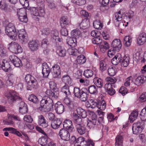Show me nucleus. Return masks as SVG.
Segmentation results:
<instances>
[{
  "mask_svg": "<svg viewBox=\"0 0 146 146\" xmlns=\"http://www.w3.org/2000/svg\"><path fill=\"white\" fill-rule=\"evenodd\" d=\"M94 27L97 29L101 30L102 28V23L99 20H96L93 23Z\"/></svg>",
  "mask_w": 146,
  "mask_h": 146,
  "instance_id": "48",
  "label": "nucleus"
},
{
  "mask_svg": "<svg viewBox=\"0 0 146 146\" xmlns=\"http://www.w3.org/2000/svg\"><path fill=\"white\" fill-rule=\"evenodd\" d=\"M101 118H98L97 119L96 115L94 113H93L92 115V120H91L93 121L94 120H95V121H98V125H100V124L102 123L101 121L102 119Z\"/></svg>",
  "mask_w": 146,
  "mask_h": 146,
  "instance_id": "63",
  "label": "nucleus"
},
{
  "mask_svg": "<svg viewBox=\"0 0 146 146\" xmlns=\"http://www.w3.org/2000/svg\"><path fill=\"white\" fill-rule=\"evenodd\" d=\"M146 41V34L144 33H140L137 38V44L139 45L143 44Z\"/></svg>",
  "mask_w": 146,
  "mask_h": 146,
  "instance_id": "19",
  "label": "nucleus"
},
{
  "mask_svg": "<svg viewBox=\"0 0 146 146\" xmlns=\"http://www.w3.org/2000/svg\"><path fill=\"white\" fill-rule=\"evenodd\" d=\"M146 82V77L141 76L138 77L135 80V84L138 86H139Z\"/></svg>",
  "mask_w": 146,
  "mask_h": 146,
  "instance_id": "23",
  "label": "nucleus"
},
{
  "mask_svg": "<svg viewBox=\"0 0 146 146\" xmlns=\"http://www.w3.org/2000/svg\"><path fill=\"white\" fill-rule=\"evenodd\" d=\"M100 70L101 72H103L106 70L107 67L105 62L104 60L100 61Z\"/></svg>",
  "mask_w": 146,
  "mask_h": 146,
  "instance_id": "51",
  "label": "nucleus"
},
{
  "mask_svg": "<svg viewBox=\"0 0 146 146\" xmlns=\"http://www.w3.org/2000/svg\"><path fill=\"white\" fill-rule=\"evenodd\" d=\"M62 123L60 119L57 118L53 121L51 123V126L53 129H56L58 128Z\"/></svg>",
  "mask_w": 146,
  "mask_h": 146,
  "instance_id": "28",
  "label": "nucleus"
},
{
  "mask_svg": "<svg viewBox=\"0 0 146 146\" xmlns=\"http://www.w3.org/2000/svg\"><path fill=\"white\" fill-rule=\"evenodd\" d=\"M71 2L75 4L78 5H82L85 3V0H72Z\"/></svg>",
  "mask_w": 146,
  "mask_h": 146,
  "instance_id": "62",
  "label": "nucleus"
},
{
  "mask_svg": "<svg viewBox=\"0 0 146 146\" xmlns=\"http://www.w3.org/2000/svg\"><path fill=\"white\" fill-rule=\"evenodd\" d=\"M56 52L59 56L63 57L66 55V50L62 46H59L57 48Z\"/></svg>",
  "mask_w": 146,
  "mask_h": 146,
  "instance_id": "34",
  "label": "nucleus"
},
{
  "mask_svg": "<svg viewBox=\"0 0 146 146\" xmlns=\"http://www.w3.org/2000/svg\"><path fill=\"white\" fill-rule=\"evenodd\" d=\"M108 74L110 76H113L116 72V68L115 67H110L108 69Z\"/></svg>",
  "mask_w": 146,
  "mask_h": 146,
  "instance_id": "56",
  "label": "nucleus"
},
{
  "mask_svg": "<svg viewBox=\"0 0 146 146\" xmlns=\"http://www.w3.org/2000/svg\"><path fill=\"white\" fill-rule=\"evenodd\" d=\"M129 62V57L128 56H125L121 61V65L124 67H127Z\"/></svg>",
  "mask_w": 146,
  "mask_h": 146,
  "instance_id": "46",
  "label": "nucleus"
},
{
  "mask_svg": "<svg viewBox=\"0 0 146 146\" xmlns=\"http://www.w3.org/2000/svg\"><path fill=\"white\" fill-rule=\"evenodd\" d=\"M77 62L80 64H84L86 61L85 57L82 55L78 56L77 58Z\"/></svg>",
  "mask_w": 146,
  "mask_h": 146,
  "instance_id": "50",
  "label": "nucleus"
},
{
  "mask_svg": "<svg viewBox=\"0 0 146 146\" xmlns=\"http://www.w3.org/2000/svg\"><path fill=\"white\" fill-rule=\"evenodd\" d=\"M45 93L54 99H57L59 96V92L58 91H52L51 90H47L45 92Z\"/></svg>",
  "mask_w": 146,
  "mask_h": 146,
  "instance_id": "21",
  "label": "nucleus"
},
{
  "mask_svg": "<svg viewBox=\"0 0 146 146\" xmlns=\"http://www.w3.org/2000/svg\"><path fill=\"white\" fill-rule=\"evenodd\" d=\"M64 102L67 106L69 110L73 111L75 108L73 102L70 101V99L68 98H65L64 100Z\"/></svg>",
  "mask_w": 146,
  "mask_h": 146,
  "instance_id": "24",
  "label": "nucleus"
},
{
  "mask_svg": "<svg viewBox=\"0 0 146 146\" xmlns=\"http://www.w3.org/2000/svg\"><path fill=\"white\" fill-rule=\"evenodd\" d=\"M123 139L121 134L118 135L115 138V146H123Z\"/></svg>",
  "mask_w": 146,
  "mask_h": 146,
  "instance_id": "39",
  "label": "nucleus"
},
{
  "mask_svg": "<svg viewBox=\"0 0 146 146\" xmlns=\"http://www.w3.org/2000/svg\"><path fill=\"white\" fill-rule=\"evenodd\" d=\"M99 46L100 51L103 53L110 48L109 45L108 43L104 41L102 42Z\"/></svg>",
  "mask_w": 146,
  "mask_h": 146,
  "instance_id": "29",
  "label": "nucleus"
},
{
  "mask_svg": "<svg viewBox=\"0 0 146 146\" xmlns=\"http://www.w3.org/2000/svg\"><path fill=\"white\" fill-rule=\"evenodd\" d=\"M140 116L142 121L146 120V106L141 111Z\"/></svg>",
  "mask_w": 146,
  "mask_h": 146,
  "instance_id": "49",
  "label": "nucleus"
},
{
  "mask_svg": "<svg viewBox=\"0 0 146 146\" xmlns=\"http://www.w3.org/2000/svg\"><path fill=\"white\" fill-rule=\"evenodd\" d=\"M89 103L91 106V108H94L97 107L99 101L96 99H90L89 100Z\"/></svg>",
  "mask_w": 146,
  "mask_h": 146,
  "instance_id": "52",
  "label": "nucleus"
},
{
  "mask_svg": "<svg viewBox=\"0 0 146 146\" xmlns=\"http://www.w3.org/2000/svg\"><path fill=\"white\" fill-rule=\"evenodd\" d=\"M9 58L15 67H20L22 66V64L20 59L15 55L12 54L10 55L9 57Z\"/></svg>",
  "mask_w": 146,
  "mask_h": 146,
  "instance_id": "10",
  "label": "nucleus"
},
{
  "mask_svg": "<svg viewBox=\"0 0 146 146\" xmlns=\"http://www.w3.org/2000/svg\"><path fill=\"white\" fill-rule=\"evenodd\" d=\"M94 74L92 70L90 69H87L84 71L83 75L87 78L91 77Z\"/></svg>",
  "mask_w": 146,
  "mask_h": 146,
  "instance_id": "47",
  "label": "nucleus"
},
{
  "mask_svg": "<svg viewBox=\"0 0 146 146\" xmlns=\"http://www.w3.org/2000/svg\"><path fill=\"white\" fill-rule=\"evenodd\" d=\"M51 39L54 42H62V39L59 36V32L58 30H54L51 32Z\"/></svg>",
  "mask_w": 146,
  "mask_h": 146,
  "instance_id": "12",
  "label": "nucleus"
},
{
  "mask_svg": "<svg viewBox=\"0 0 146 146\" xmlns=\"http://www.w3.org/2000/svg\"><path fill=\"white\" fill-rule=\"evenodd\" d=\"M96 86L99 88H101L103 86V81L102 80L98 78H95L93 80Z\"/></svg>",
  "mask_w": 146,
  "mask_h": 146,
  "instance_id": "43",
  "label": "nucleus"
},
{
  "mask_svg": "<svg viewBox=\"0 0 146 146\" xmlns=\"http://www.w3.org/2000/svg\"><path fill=\"white\" fill-rule=\"evenodd\" d=\"M76 127L77 131L80 135H82L87 132V131L84 124L78 126Z\"/></svg>",
  "mask_w": 146,
  "mask_h": 146,
  "instance_id": "33",
  "label": "nucleus"
},
{
  "mask_svg": "<svg viewBox=\"0 0 146 146\" xmlns=\"http://www.w3.org/2000/svg\"><path fill=\"white\" fill-rule=\"evenodd\" d=\"M62 80L64 84L69 85L71 83V79L70 76L68 75H64L62 77Z\"/></svg>",
  "mask_w": 146,
  "mask_h": 146,
  "instance_id": "44",
  "label": "nucleus"
},
{
  "mask_svg": "<svg viewBox=\"0 0 146 146\" xmlns=\"http://www.w3.org/2000/svg\"><path fill=\"white\" fill-rule=\"evenodd\" d=\"M4 95L7 98L8 102L11 104L15 102L22 100L21 98L17 96L16 92L13 90H6L5 92Z\"/></svg>",
  "mask_w": 146,
  "mask_h": 146,
  "instance_id": "5",
  "label": "nucleus"
},
{
  "mask_svg": "<svg viewBox=\"0 0 146 146\" xmlns=\"http://www.w3.org/2000/svg\"><path fill=\"white\" fill-rule=\"evenodd\" d=\"M73 119L76 127L84 124L82 118L77 114H74Z\"/></svg>",
  "mask_w": 146,
  "mask_h": 146,
  "instance_id": "25",
  "label": "nucleus"
},
{
  "mask_svg": "<svg viewBox=\"0 0 146 146\" xmlns=\"http://www.w3.org/2000/svg\"><path fill=\"white\" fill-rule=\"evenodd\" d=\"M38 125L43 128H45L48 126V123L43 115H40L38 116Z\"/></svg>",
  "mask_w": 146,
  "mask_h": 146,
  "instance_id": "18",
  "label": "nucleus"
},
{
  "mask_svg": "<svg viewBox=\"0 0 146 146\" xmlns=\"http://www.w3.org/2000/svg\"><path fill=\"white\" fill-rule=\"evenodd\" d=\"M121 55L119 54H118L115 56L111 60L112 64L114 65H117L121 62Z\"/></svg>",
  "mask_w": 146,
  "mask_h": 146,
  "instance_id": "36",
  "label": "nucleus"
},
{
  "mask_svg": "<svg viewBox=\"0 0 146 146\" xmlns=\"http://www.w3.org/2000/svg\"><path fill=\"white\" fill-rule=\"evenodd\" d=\"M98 122L95 121V120L92 121L91 120L87 121V125L89 128H91L93 127L95 125H98Z\"/></svg>",
  "mask_w": 146,
  "mask_h": 146,
  "instance_id": "57",
  "label": "nucleus"
},
{
  "mask_svg": "<svg viewBox=\"0 0 146 146\" xmlns=\"http://www.w3.org/2000/svg\"><path fill=\"white\" fill-rule=\"evenodd\" d=\"M49 43L47 39H43L41 42V46L43 48H47Z\"/></svg>",
  "mask_w": 146,
  "mask_h": 146,
  "instance_id": "64",
  "label": "nucleus"
},
{
  "mask_svg": "<svg viewBox=\"0 0 146 146\" xmlns=\"http://www.w3.org/2000/svg\"><path fill=\"white\" fill-rule=\"evenodd\" d=\"M76 111L78 114L81 116L82 118L86 117L87 115V113L84 110L80 107H78L76 109Z\"/></svg>",
  "mask_w": 146,
  "mask_h": 146,
  "instance_id": "37",
  "label": "nucleus"
},
{
  "mask_svg": "<svg viewBox=\"0 0 146 146\" xmlns=\"http://www.w3.org/2000/svg\"><path fill=\"white\" fill-rule=\"evenodd\" d=\"M144 123L143 121L140 122L138 121L135 123L133 125L132 129L133 133L135 134H138L141 133L143 129Z\"/></svg>",
  "mask_w": 146,
  "mask_h": 146,
  "instance_id": "7",
  "label": "nucleus"
},
{
  "mask_svg": "<svg viewBox=\"0 0 146 146\" xmlns=\"http://www.w3.org/2000/svg\"><path fill=\"white\" fill-rule=\"evenodd\" d=\"M123 13H121L120 11L115 14V19L118 21H121L122 20V17Z\"/></svg>",
  "mask_w": 146,
  "mask_h": 146,
  "instance_id": "58",
  "label": "nucleus"
},
{
  "mask_svg": "<svg viewBox=\"0 0 146 146\" xmlns=\"http://www.w3.org/2000/svg\"><path fill=\"white\" fill-rule=\"evenodd\" d=\"M54 105L52 99L47 96H44L40 101V105L41 107L45 112L50 111Z\"/></svg>",
  "mask_w": 146,
  "mask_h": 146,
  "instance_id": "1",
  "label": "nucleus"
},
{
  "mask_svg": "<svg viewBox=\"0 0 146 146\" xmlns=\"http://www.w3.org/2000/svg\"><path fill=\"white\" fill-rule=\"evenodd\" d=\"M106 80L107 82L106 84H110L111 85L115 84L117 81V80L115 78L110 77H107Z\"/></svg>",
  "mask_w": 146,
  "mask_h": 146,
  "instance_id": "53",
  "label": "nucleus"
},
{
  "mask_svg": "<svg viewBox=\"0 0 146 146\" xmlns=\"http://www.w3.org/2000/svg\"><path fill=\"white\" fill-rule=\"evenodd\" d=\"M11 66L9 63L6 60L1 61V68L5 72H7L10 70Z\"/></svg>",
  "mask_w": 146,
  "mask_h": 146,
  "instance_id": "27",
  "label": "nucleus"
},
{
  "mask_svg": "<svg viewBox=\"0 0 146 146\" xmlns=\"http://www.w3.org/2000/svg\"><path fill=\"white\" fill-rule=\"evenodd\" d=\"M28 99L29 101L35 104H37L39 102V100L37 97L33 94L30 95L28 97Z\"/></svg>",
  "mask_w": 146,
  "mask_h": 146,
  "instance_id": "40",
  "label": "nucleus"
},
{
  "mask_svg": "<svg viewBox=\"0 0 146 146\" xmlns=\"http://www.w3.org/2000/svg\"><path fill=\"white\" fill-rule=\"evenodd\" d=\"M69 88V85L68 84H64L61 88V92L65 94V98H68V96L71 94Z\"/></svg>",
  "mask_w": 146,
  "mask_h": 146,
  "instance_id": "26",
  "label": "nucleus"
},
{
  "mask_svg": "<svg viewBox=\"0 0 146 146\" xmlns=\"http://www.w3.org/2000/svg\"><path fill=\"white\" fill-rule=\"evenodd\" d=\"M121 43L120 40L118 39H114L112 42L111 46L115 49V51L118 52L121 48Z\"/></svg>",
  "mask_w": 146,
  "mask_h": 146,
  "instance_id": "14",
  "label": "nucleus"
},
{
  "mask_svg": "<svg viewBox=\"0 0 146 146\" xmlns=\"http://www.w3.org/2000/svg\"><path fill=\"white\" fill-rule=\"evenodd\" d=\"M17 11V15L19 16H22L26 15V10L25 9L21 8L18 9Z\"/></svg>",
  "mask_w": 146,
  "mask_h": 146,
  "instance_id": "60",
  "label": "nucleus"
},
{
  "mask_svg": "<svg viewBox=\"0 0 146 146\" xmlns=\"http://www.w3.org/2000/svg\"><path fill=\"white\" fill-rule=\"evenodd\" d=\"M54 107L56 112L58 114H61L64 111V106L59 102H58L55 104Z\"/></svg>",
  "mask_w": 146,
  "mask_h": 146,
  "instance_id": "17",
  "label": "nucleus"
},
{
  "mask_svg": "<svg viewBox=\"0 0 146 146\" xmlns=\"http://www.w3.org/2000/svg\"><path fill=\"white\" fill-rule=\"evenodd\" d=\"M29 49L32 51H36L38 49L39 44L35 40H31L28 44Z\"/></svg>",
  "mask_w": 146,
  "mask_h": 146,
  "instance_id": "15",
  "label": "nucleus"
},
{
  "mask_svg": "<svg viewBox=\"0 0 146 146\" xmlns=\"http://www.w3.org/2000/svg\"><path fill=\"white\" fill-rule=\"evenodd\" d=\"M9 48L16 53H19L22 52V50L21 46L17 43L12 42L9 45Z\"/></svg>",
  "mask_w": 146,
  "mask_h": 146,
  "instance_id": "9",
  "label": "nucleus"
},
{
  "mask_svg": "<svg viewBox=\"0 0 146 146\" xmlns=\"http://www.w3.org/2000/svg\"><path fill=\"white\" fill-rule=\"evenodd\" d=\"M30 13L34 20L39 21L40 17H43L45 15L44 9L40 7L38 8L34 7H31L29 9Z\"/></svg>",
  "mask_w": 146,
  "mask_h": 146,
  "instance_id": "2",
  "label": "nucleus"
},
{
  "mask_svg": "<svg viewBox=\"0 0 146 146\" xmlns=\"http://www.w3.org/2000/svg\"><path fill=\"white\" fill-rule=\"evenodd\" d=\"M138 115V113L137 110H135L132 112L129 117L130 121L133 122L137 118Z\"/></svg>",
  "mask_w": 146,
  "mask_h": 146,
  "instance_id": "45",
  "label": "nucleus"
},
{
  "mask_svg": "<svg viewBox=\"0 0 146 146\" xmlns=\"http://www.w3.org/2000/svg\"><path fill=\"white\" fill-rule=\"evenodd\" d=\"M18 35L20 41L23 44L27 43L28 41V35L24 29L18 31Z\"/></svg>",
  "mask_w": 146,
  "mask_h": 146,
  "instance_id": "8",
  "label": "nucleus"
},
{
  "mask_svg": "<svg viewBox=\"0 0 146 146\" xmlns=\"http://www.w3.org/2000/svg\"><path fill=\"white\" fill-rule=\"evenodd\" d=\"M80 14L81 15L84 16L86 18V19H90L91 18L90 14L84 10H82L80 11Z\"/></svg>",
  "mask_w": 146,
  "mask_h": 146,
  "instance_id": "54",
  "label": "nucleus"
},
{
  "mask_svg": "<svg viewBox=\"0 0 146 146\" xmlns=\"http://www.w3.org/2000/svg\"><path fill=\"white\" fill-rule=\"evenodd\" d=\"M67 43L71 47L74 48L76 46L77 40L73 37L68 38L67 39Z\"/></svg>",
  "mask_w": 146,
  "mask_h": 146,
  "instance_id": "35",
  "label": "nucleus"
},
{
  "mask_svg": "<svg viewBox=\"0 0 146 146\" xmlns=\"http://www.w3.org/2000/svg\"><path fill=\"white\" fill-rule=\"evenodd\" d=\"M105 89L106 90L108 94L110 95H112L115 93V90L112 88V85L110 84H106L104 86Z\"/></svg>",
  "mask_w": 146,
  "mask_h": 146,
  "instance_id": "30",
  "label": "nucleus"
},
{
  "mask_svg": "<svg viewBox=\"0 0 146 146\" xmlns=\"http://www.w3.org/2000/svg\"><path fill=\"white\" fill-rule=\"evenodd\" d=\"M75 146H94V143L91 140H89L87 141H84V143L81 145L75 144Z\"/></svg>",
  "mask_w": 146,
  "mask_h": 146,
  "instance_id": "55",
  "label": "nucleus"
},
{
  "mask_svg": "<svg viewBox=\"0 0 146 146\" xmlns=\"http://www.w3.org/2000/svg\"><path fill=\"white\" fill-rule=\"evenodd\" d=\"M52 73L54 78L57 77L60 74L61 70L59 66L57 64H54L52 69Z\"/></svg>",
  "mask_w": 146,
  "mask_h": 146,
  "instance_id": "13",
  "label": "nucleus"
},
{
  "mask_svg": "<svg viewBox=\"0 0 146 146\" xmlns=\"http://www.w3.org/2000/svg\"><path fill=\"white\" fill-rule=\"evenodd\" d=\"M50 69L46 63L42 64V73L44 78H47L50 72Z\"/></svg>",
  "mask_w": 146,
  "mask_h": 146,
  "instance_id": "16",
  "label": "nucleus"
},
{
  "mask_svg": "<svg viewBox=\"0 0 146 146\" xmlns=\"http://www.w3.org/2000/svg\"><path fill=\"white\" fill-rule=\"evenodd\" d=\"M25 80L27 84V90H31L33 89H37L38 88V82L33 76L30 74H27L26 76Z\"/></svg>",
  "mask_w": 146,
  "mask_h": 146,
  "instance_id": "4",
  "label": "nucleus"
},
{
  "mask_svg": "<svg viewBox=\"0 0 146 146\" xmlns=\"http://www.w3.org/2000/svg\"><path fill=\"white\" fill-rule=\"evenodd\" d=\"M58 134L61 138L64 141H68L70 139V135L69 131L64 129H60Z\"/></svg>",
  "mask_w": 146,
  "mask_h": 146,
  "instance_id": "11",
  "label": "nucleus"
},
{
  "mask_svg": "<svg viewBox=\"0 0 146 146\" xmlns=\"http://www.w3.org/2000/svg\"><path fill=\"white\" fill-rule=\"evenodd\" d=\"M72 138L73 139L75 140L77 143H80L81 145L84 144V141H86L85 140L84 138L82 137H79L76 140V138L75 136H73Z\"/></svg>",
  "mask_w": 146,
  "mask_h": 146,
  "instance_id": "61",
  "label": "nucleus"
},
{
  "mask_svg": "<svg viewBox=\"0 0 146 146\" xmlns=\"http://www.w3.org/2000/svg\"><path fill=\"white\" fill-rule=\"evenodd\" d=\"M102 42V40L99 36V35H98V36H96V37L94 38L92 40V42L94 44L99 45V46Z\"/></svg>",
  "mask_w": 146,
  "mask_h": 146,
  "instance_id": "59",
  "label": "nucleus"
},
{
  "mask_svg": "<svg viewBox=\"0 0 146 146\" xmlns=\"http://www.w3.org/2000/svg\"><path fill=\"white\" fill-rule=\"evenodd\" d=\"M81 32L77 29H74L72 32V37L77 40L81 35Z\"/></svg>",
  "mask_w": 146,
  "mask_h": 146,
  "instance_id": "38",
  "label": "nucleus"
},
{
  "mask_svg": "<svg viewBox=\"0 0 146 146\" xmlns=\"http://www.w3.org/2000/svg\"><path fill=\"white\" fill-rule=\"evenodd\" d=\"M70 23L68 17H62L60 19V25L62 28L66 27L68 26Z\"/></svg>",
  "mask_w": 146,
  "mask_h": 146,
  "instance_id": "22",
  "label": "nucleus"
},
{
  "mask_svg": "<svg viewBox=\"0 0 146 146\" xmlns=\"http://www.w3.org/2000/svg\"><path fill=\"white\" fill-rule=\"evenodd\" d=\"M88 89L86 88L81 89L75 87L74 89L73 93L75 96L77 98H80L82 101L84 102L87 100L88 96Z\"/></svg>",
  "mask_w": 146,
  "mask_h": 146,
  "instance_id": "3",
  "label": "nucleus"
},
{
  "mask_svg": "<svg viewBox=\"0 0 146 146\" xmlns=\"http://www.w3.org/2000/svg\"><path fill=\"white\" fill-rule=\"evenodd\" d=\"M5 33L10 38L15 40L17 38V32L14 25L12 23H9L5 27Z\"/></svg>",
  "mask_w": 146,
  "mask_h": 146,
  "instance_id": "6",
  "label": "nucleus"
},
{
  "mask_svg": "<svg viewBox=\"0 0 146 146\" xmlns=\"http://www.w3.org/2000/svg\"><path fill=\"white\" fill-rule=\"evenodd\" d=\"M50 140L46 134V135L42 136L39 139L38 142L41 146H45Z\"/></svg>",
  "mask_w": 146,
  "mask_h": 146,
  "instance_id": "31",
  "label": "nucleus"
},
{
  "mask_svg": "<svg viewBox=\"0 0 146 146\" xmlns=\"http://www.w3.org/2000/svg\"><path fill=\"white\" fill-rule=\"evenodd\" d=\"M79 26L80 29H85L88 27L90 26V23L89 19L84 20L82 21V23L79 24Z\"/></svg>",
  "mask_w": 146,
  "mask_h": 146,
  "instance_id": "32",
  "label": "nucleus"
},
{
  "mask_svg": "<svg viewBox=\"0 0 146 146\" xmlns=\"http://www.w3.org/2000/svg\"><path fill=\"white\" fill-rule=\"evenodd\" d=\"M88 90L90 93L91 94H96L98 93V88L94 85L88 87Z\"/></svg>",
  "mask_w": 146,
  "mask_h": 146,
  "instance_id": "41",
  "label": "nucleus"
},
{
  "mask_svg": "<svg viewBox=\"0 0 146 146\" xmlns=\"http://www.w3.org/2000/svg\"><path fill=\"white\" fill-rule=\"evenodd\" d=\"M63 127L70 131H72L73 129L72 123L71 120L66 119L63 122Z\"/></svg>",
  "mask_w": 146,
  "mask_h": 146,
  "instance_id": "20",
  "label": "nucleus"
},
{
  "mask_svg": "<svg viewBox=\"0 0 146 146\" xmlns=\"http://www.w3.org/2000/svg\"><path fill=\"white\" fill-rule=\"evenodd\" d=\"M132 41V39L131 36H126L123 39V42L125 46L128 47L131 44Z\"/></svg>",
  "mask_w": 146,
  "mask_h": 146,
  "instance_id": "42",
  "label": "nucleus"
}]
</instances>
